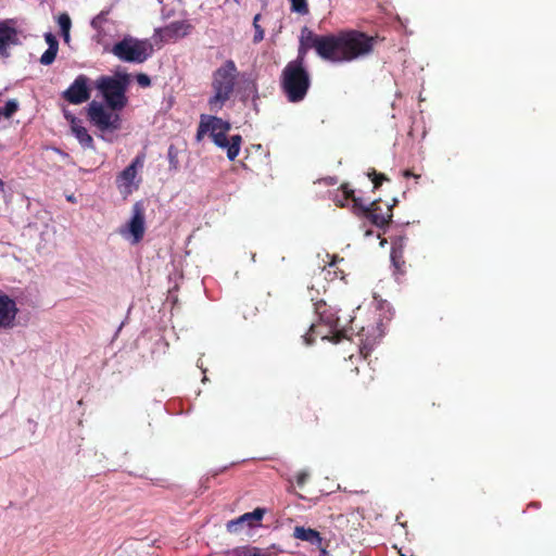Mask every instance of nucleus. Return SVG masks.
Segmentation results:
<instances>
[{
    "mask_svg": "<svg viewBox=\"0 0 556 556\" xmlns=\"http://www.w3.org/2000/svg\"><path fill=\"white\" fill-rule=\"evenodd\" d=\"M64 40L67 42L70 40V31L62 33Z\"/></svg>",
    "mask_w": 556,
    "mask_h": 556,
    "instance_id": "2f4dec72",
    "label": "nucleus"
},
{
    "mask_svg": "<svg viewBox=\"0 0 556 556\" xmlns=\"http://www.w3.org/2000/svg\"><path fill=\"white\" fill-rule=\"evenodd\" d=\"M137 81L140 86L142 87H148L150 86V78L146 75V74H140L138 75L137 77Z\"/></svg>",
    "mask_w": 556,
    "mask_h": 556,
    "instance_id": "c85d7f7f",
    "label": "nucleus"
},
{
    "mask_svg": "<svg viewBox=\"0 0 556 556\" xmlns=\"http://www.w3.org/2000/svg\"><path fill=\"white\" fill-rule=\"evenodd\" d=\"M374 176L375 178H372V182L375 185V188H377L381 184V181L386 179V177L383 175H376L375 173Z\"/></svg>",
    "mask_w": 556,
    "mask_h": 556,
    "instance_id": "7c9ffc66",
    "label": "nucleus"
},
{
    "mask_svg": "<svg viewBox=\"0 0 556 556\" xmlns=\"http://www.w3.org/2000/svg\"><path fill=\"white\" fill-rule=\"evenodd\" d=\"M58 50H59V48L48 47L46 52L40 58V63L43 65H50L51 63H53V61L55 60Z\"/></svg>",
    "mask_w": 556,
    "mask_h": 556,
    "instance_id": "4be33fe9",
    "label": "nucleus"
},
{
    "mask_svg": "<svg viewBox=\"0 0 556 556\" xmlns=\"http://www.w3.org/2000/svg\"><path fill=\"white\" fill-rule=\"evenodd\" d=\"M153 51V46L149 40H139L127 36L115 43L111 52L124 62L142 63Z\"/></svg>",
    "mask_w": 556,
    "mask_h": 556,
    "instance_id": "423d86ee",
    "label": "nucleus"
},
{
    "mask_svg": "<svg viewBox=\"0 0 556 556\" xmlns=\"http://www.w3.org/2000/svg\"><path fill=\"white\" fill-rule=\"evenodd\" d=\"M293 535L295 539L306 541V542H308L313 545H317V546H320L321 541H323L319 532H317L314 529L304 528V527H295Z\"/></svg>",
    "mask_w": 556,
    "mask_h": 556,
    "instance_id": "6ab92c4d",
    "label": "nucleus"
},
{
    "mask_svg": "<svg viewBox=\"0 0 556 556\" xmlns=\"http://www.w3.org/2000/svg\"><path fill=\"white\" fill-rule=\"evenodd\" d=\"M308 478V472L302 471L296 476V482L299 485H303Z\"/></svg>",
    "mask_w": 556,
    "mask_h": 556,
    "instance_id": "c756f323",
    "label": "nucleus"
},
{
    "mask_svg": "<svg viewBox=\"0 0 556 556\" xmlns=\"http://www.w3.org/2000/svg\"><path fill=\"white\" fill-rule=\"evenodd\" d=\"M65 117L71 123L73 135L84 148H92V137L88 134L87 129L81 125L80 121L76 119L73 115L65 113Z\"/></svg>",
    "mask_w": 556,
    "mask_h": 556,
    "instance_id": "a211bd4d",
    "label": "nucleus"
},
{
    "mask_svg": "<svg viewBox=\"0 0 556 556\" xmlns=\"http://www.w3.org/2000/svg\"><path fill=\"white\" fill-rule=\"evenodd\" d=\"M192 26L187 21H177L173 22L172 24L162 27L156 28L154 31L153 39L155 41H169V40H177L185 36H187Z\"/></svg>",
    "mask_w": 556,
    "mask_h": 556,
    "instance_id": "4468645a",
    "label": "nucleus"
},
{
    "mask_svg": "<svg viewBox=\"0 0 556 556\" xmlns=\"http://www.w3.org/2000/svg\"><path fill=\"white\" fill-rule=\"evenodd\" d=\"M17 312L18 309L14 300L5 294H0V327L12 328Z\"/></svg>",
    "mask_w": 556,
    "mask_h": 556,
    "instance_id": "dca6fc26",
    "label": "nucleus"
},
{
    "mask_svg": "<svg viewBox=\"0 0 556 556\" xmlns=\"http://www.w3.org/2000/svg\"><path fill=\"white\" fill-rule=\"evenodd\" d=\"M391 257L393 261H395V257H396V250L393 248L392 250V253H391Z\"/></svg>",
    "mask_w": 556,
    "mask_h": 556,
    "instance_id": "473e14b6",
    "label": "nucleus"
},
{
    "mask_svg": "<svg viewBox=\"0 0 556 556\" xmlns=\"http://www.w3.org/2000/svg\"><path fill=\"white\" fill-rule=\"evenodd\" d=\"M291 9L294 12L305 14L307 13V3L306 0H290Z\"/></svg>",
    "mask_w": 556,
    "mask_h": 556,
    "instance_id": "b1692460",
    "label": "nucleus"
},
{
    "mask_svg": "<svg viewBox=\"0 0 556 556\" xmlns=\"http://www.w3.org/2000/svg\"><path fill=\"white\" fill-rule=\"evenodd\" d=\"M235 1H236L237 3H239V2H240V0H235Z\"/></svg>",
    "mask_w": 556,
    "mask_h": 556,
    "instance_id": "c9c22d12",
    "label": "nucleus"
},
{
    "mask_svg": "<svg viewBox=\"0 0 556 556\" xmlns=\"http://www.w3.org/2000/svg\"><path fill=\"white\" fill-rule=\"evenodd\" d=\"M372 346V343L369 341V339H366L365 341L362 342V346H361V354L366 357L370 351Z\"/></svg>",
    "mask_w": 556,
    "mask_h": 556,
    "instance_id": "cd10ccee",
    "label": "nucleus"
},
{
    "mask_svg": "<svg viewBox=\"0 0 556 556\" xmlns=\"http://www.w3.org/2000/svg\"><path fill=\"white\" fill-rule=\"evenodd\" d=\"M122 109L112 108L98 101H92L88 105V116L90 122L102 132L115 131L121 128L122 119L118 111Z\"/></svg>",
    "mask_w": 556,
    "mask_h": 556,
    "instance_id": "0eeeda50",
    "label": "nucleus"
},
{
    "mask_svg": "<svg viewBox=\"0 0 556 556\" xmlns=\"http://www.w3.org/2000/svg\"><path fill=\"white\" fill-rule=\"evenodd\" d=\"M264 514L265 509L263 508H256L251 513H245L239 518L228 521L227 530L231 533H236L244 525H247L248 527H254L262 520Z\"/></svg>",
    "mask_w": 556,
    "mask_h": 556,
    "instance_id": "f3484780",
    "label": "nucleus"
},
{
    "mask_svg": "<svg viewBox=\"0 0 556 556\" xmlns=\"http://www.w3.org/2000/svg\"><path fill=\"white\" fill-rule=\"evenodd\" d=\"M2 188H3V182H2V180H0V190H2Z\"/></svg>",
    "mask_w": 556,
    "mask_h": 556,
    "instance_id": "f704fd0d",
    "label": "nucleus"
},
{
    "mask_svg": "<svg viewBox=\"0 0 556 556\" xmlns=\"http://www.w3.org/2000/svg\"><path fill=\"white\" fill-rule=\"evenodd\" d=\"M316 312L319 315V323L312 324L308 333L304 336V341L307 345L312 344V336H320L323 340H332L336 342L340 340V337H345V330L341 327L340 318L336 312H332L324 303L316 305Z\"/></svg>",
    "mask_w": 556,
    "mask_h": 556,
    "instance_id": "39448f33",
    "label": "nucleus"
},
{
    "mask_svg": "<svg viewBox=\"0 0 556 556\" xmlns=\"http://www.w3.org/2000/svg\"><path fill=\"white\" fill-rule=\"evenodd\" d=\"M144 163L143 155H137L132 162L117 176L116 187L123 198L129 197L140 186L139 169L142 168Z\"/></svg>",
    "mask_w": 556,
    "mask_h": 556,
    "instance_id": "9b49d317",
    "label": "nucleus"
},
{
    "mask_svg": "<svg viewBox=\"0 0 556 556\" xmlns=\"http://www.w3.org/2000/svg\"><path fill=\"white\" fill-rule=\"evenodd\" d=\"M96 86L110 106L124 109L127 104L125 96L127 81L125 78L102 76L97 80Z\"/></svg>",
    "mask_w": 556,
    "mask_h": 556,
    "instance_id": "6e6552de",
    "label": "nucleus"
},
{
    "mask_svg": "<svg viewBox=\"0 0 556 556\" xmlns=\"http://www.w3.org/2000/svg\"><path fill=\"white\" fill-rule=\"evenodd\" d=\"M238 74L239 73L237 66L231 60L226 61L223 65L214 71L212 77L213 94L208 99L211 111L218 112L230 99L235 89Z\"/></svg>",
    "mask_w": 556,
    "mask_h": 556,
    "instance_id": "7ed1b4c3",
    "label": "nucleus"
},
{
    "mask_svg": "<svg viewBox=\"0 0 556 556\" xmlns=\"http://www.w3.org/2000/svg\"><path fill=\"white\" fill-rule=\"evenodd\" d=\"M45 39H46V41H47V43H48V46H49L50 48H52V47H54V48H59L58 40H56L55 36H54V35H52L51 33H47V34L45 35Z\"/></svg>",
    "mask_w": 556,
    "mask_h": 556,
    "instance_id": "bb28decb",
    "label": "nucleus"
},
{
    "mask_svg": "<svg viewBox=\"0 0 556 556\" xmlns=\"http://www.w3.org/2000/svg\"><path fill=\"white\" fill-rule=\"evenodd\" d=\"M63 97L73 104H80L90 97L88 78L79 75L74 83L63 92Z\"/></svg>",
    "mask_w": 556,
    "mask_h": 556,
    "instance_id": "2eb2a0df",
    "label": "nucleus"
},
{
    "mask_svg": "<svg viewBox=\"0 0 556 556\" xmlns=\"http://www.w3.org/2000/svg\"><path fill=\"white\" fill-rule=\"evenodd\" d=\"M404 176H405V177H409V176H413V174H412L409 170H405V172H404Z\"/></svg>",
    "mask_w": 556,
    "mask_h": 556,
    "instance_id": "72a5a7b5",
    "label": "nucleus"
},
{
    "mask_svg": "<svg viewBox=\"0 0 556 556\" xmlns=\"http://www.w3.org/2000/svg\"><path fill=\"white\" fill-rule=\"evenodd\" d=\"M20 30L14 20H0V56L8 58L9 49L20 45Z\"/></svg>",
    "mask_w": 556,
    "mask_h": 556,
    "instance_id": "ddd939ff",
    "label": "nucleus"
},
{
    "mask_svg": "<svg viewBox=\"0 0 556 556\" xmlns=\"http://www.w3.org/2000/svg\"><path fill=\"white\" fill-rule=\"evenodd\" d=\"M229 556H267L255 547H239L229 553Z\"/></svg>",
    "mask_w": 556,
    "mask_h": 556,
    "instance_id": "412c9836",
    "label": "nucleus"
},
{
    "mask_svg": "<svg viewBox=\"0 0 556 556\" xmlns=\"http://www.w3.org/2000/svg\"><path fill=\"white\" fill-rule=\"evenodd\" d=\"M230 130V124L223 121L219 117L202 115L200 125L197 132V139L202 140L205 135H210L213 142L227 150V156L230 161H233L240 151L242 138L239 135L227 137V132Z\"/></svg>",
    "mask_w": 556,
    "mask_h": 556,
    "instance_id": "f03ea898",
    "label": "nucleus"
},
{
    "mask_svg": "<svg viewBox=\"0 0 556 556\" xmlns=\"http://www.w3.org/2000/svg\"><path fill=\"white\" fill-rule=\"evenodd\" d=\"M18 109V102L15 99L9 100L1 114H3L7 118H10Z\"/></svg>",
    "mask_w": 556,
    "mask_h": 556,
    "instance_id": "5701e85b",
    "label": "nucleus"
},
{
    "mask_svg": "<svg viewBox=\"0 0 556 556\" xmlns=\"http://www.w3.org/2000/svg\"><path fill=\"white\" fill-rule=\"evenodd\" d=\"M108 12L102 11L97 16H94L91 21V27L97 31L96 38L99 43H103V25L108 21Z\"/></svg>",
    "mask_w": 556,
    "mask_h": 556,
    "instance_id": "aec40b11",
    "label": "nucleus"
},
{
    "mask_svg": "<svg viewBox=\"0 0 556 556\" xmlns=\"http://www.w3.org/2000/svg\"><path fill=\"white\" fill-rule=\"evenodd\" d=\"M344 194L346 199H352L355 206H358L364 213L365 217L369 219L377 227L386 226L392 217L391 207L387 206L383 212L380 205L374 201L368 206H363L358 203V200L354 198V191L344 187Z\"/></svg>",
    "mask_w": 556,
    "mask_h": 556,
    "instance_id": "f8f14e48",
    "label": "nucleus"
},
{
    "mask_svg": "<svg viewBox=\"0 0 556 556\" xmlns=\"http://www.w3.org/2000/svg\"><path fill=\"white\" fill-rule=\"evenodd\" d=\"M258 20H260V14H256L254 16V20H253V25H254V28H255V34H254V38H253L254 42H260L264 38V30L258 25Z\"/></svg>",
    "mask_w": 556,
    "mask_h": 556,
    "instance_id": "a878e982",
    "label": "nucleus"
},
{
    "mask_svg": "<svg viewBox=\"0 0 556 556\" xmlns=\"http://www.w3.org/2000/svg\"><path fill=\"white\" fill-rule=\"evenodd\" d=\"M58 23H59V26H60L62 33L70 31L72 22H71L70 16L66 13H63L59 16Z\"/></svg>",
    "mask_w": 556,
    "mask_h": 556,
    "instance_id": "393cba45",
    "label": "nucleus"
},
{
    "mask_svg": "<svg viewBox=\"0 0 556 556\" xmlns=\"http://www.w3.org/2000/svg\"><path fill=\"white\" fill-rule=\"evenodd\" d=\"M309 85V74L301 60H293L286 65L281 75V86L290 102L302 101Z\"/></svg>",
    "mask_w": 556,
    "mask_h": 556,
    "instance_id": "20e7f679",
    "label": "nucleus"
},
{
    "mask_svg": "<svg viewBox=\"0 0 556 556\" xmlns=\"http://www.w3.org/2000/svg\"><path fill=\"white\" fill-rule=\"evenodd\" d=\"M118 233L129 243H139L146 233V205L137 201L131 207V217L118 229Z\"/></svg>",
    "mask_w": 556,
    "mask_h": 556,
    "instance_id": "1a4fd4ad",
    "label": "nucleus"
},
{
    "mask_svg": "<svg viewBox=\"0 0 556 556\" xmlns=\"http://www.w3.org/2000/svg\"><path fill=\"white\" fill-rule=\"evenodd\" d=\"M332 42L329 62L344 63L368 55L372 51L375 38L351 30L332 35Z\"/></svg>",
    "mask_w": 556,
    "mask_h": 556,
    "instance_id": "f257e3e1",
    "label": "nucleus"
},
{
    "mask_svg": "<svg viewBox=\"0 0 556 556\" xmlns=\"http://www.w3.org/2000/svg\"><path fill=\"white\" fill-rule=\"evenodd\" d=\"M332 35L319 36L307 28L301 33L299 54L295 60L304 63L305 54L309 49H315L316 53L324 60L329 61L330 47L332 45Z\"/></svg>",
    "mask_w": 556,
    "mask_h": 556,
    "instance_id": "9d476101",
    "label": "nucleus"
}]
</instances>
